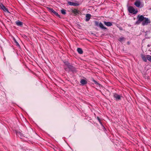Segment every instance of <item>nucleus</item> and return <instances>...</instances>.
Here are the masks:
<instances>
[{"label": "nucleus", "mask_w": 151, "mask_h": 151, "mask_svg": "<svg viewBox=\"0 0 151 151\" xmlns=\"http://www.w3.org/2000/svg\"><path fill=\"white\" fill-rule=\"evenodd\" d=\"M104 23L106 26L108 27H110L112 25V22L104 21Z\"/></svg>", "instance_id": "nucleus-9"}, {"label": "nucleus", "mask_w": 151, "mask_h": 151, "mask_svg": "<svg viewBox=\"0 0 151 151\" xmlns=\"http://www.w3.org/2000/svg\"><path fill=\"white\" fill-rule=\"evenodd\" d=\"M77 51L78 53L80 54H82L83 53V50L82 49L80 48H78L77 49Z\"/></svg>", "instance_id": "nucleus-15"}, {"label": "nucleus", "mask_w": 151, "mask_h": 151, "mask_svg": "<svg viewBox=\"0 0 151 151\" xmlns=\"http://www.w3.org/2000/svg\"><path fill=\"white\" fill-rule=\"evenodd\" d=\"M72 12L75 14L77 15L79 14V11L78 10L75 9L72 10Z\"/></svg>", "instance_id": "nucleus-13"}, {"label": "nucleus", "mask_w": 151, "mask_h": 151, "mask_svg": "<svg viewBox=\"0 0 151 151\" xmlns=\"http://www.w3.org/2000/svg\"><path fill=\"white\" fill-rule=\"evenodd\" d=\"M141 57L143 59V60L145 62H146L147 61V58L143 54L141 55Z\"/></svg>", "instance_id": "nucleus-14"}, {"label": "nucleus", "mask_w": 151, "mask_h": 151, "mask_svg": "<svg viewBox=\"0 0 151 151\" xmlns=\"http://www.w3.org/2000/svg\"><path fill=\"white\" fill-rule=\"evenodd\" d=\"M99 27L101 29H106V28L103 25V24L101 22L99 23Z\"/></svg>", "instance_id": "nucleus-12"}, {"label": "nucleus", "mask_w": 151, "mask_h": 151, "mask_svg": "<svg viewBox=\"0 0 151 151\" xmlns=\"http://www.w3.org/2000/svg\"><path fill=\"white\" fill-rule=\"evenodd\" d=\"M13 40H14V41L15 43L16 44L17 46H19V44L18 42L16 41V40L15 39V38L14 37L13 38Z\"/></svg>", "instance_id": "nucleus-17"}, {"label": "nucleus", "mask_w": 151, "mask_h": 151, "mask_svg": "<svg viewBox=\"0 0 151 151\" xmlns=\"http://www.w3.org/2000/svg\"><path fill=\"white\" fill-rule=\"evenodd\" d=\"M145 17L142 15H139L137 17V20L136 22V24H139L141 22H142L145 19Z\"/></svg>", "instance_id": "nucleus-3"}, {"label": "nucleus", "mask_w": 151, "mask_h": 151, "mask_svg": "<svg viewBox=\"0 0 151 151\" xmlns=\"http://www.w3.org/2000/svg\"><path fill=\"white\" fill-rule=\"evenodd\" d=\"M52 14H54L56 15L57 16L60 17V16L55 11H54L52 13Z\"/></svg>", "instance_id": "nucleus-19"}, {"label": "nucleus", "mask_w": 151, "mask_h": 151, "mask_svg": "<svg viewBox=\"0 0 151 151\" xmlns=\"http://www.w3.org/2000/svg\"><path fill=\"white\" fill-rule=\"evenodd\" d=\"M48 10L52 14V13L54 11V10L52 8H48Z\"/></svg>", "instance_id": "nucleus-21"}, {"label": "nucleus", "mask_w": 151, "mask_h": 151, "mask_svg": "<svg viewBox=\"0 0 151 151\" xmlns=\"http://www.w3.org/2000/svg\"><path fill=\"white\" fill-rule=\"evenodd\" d=\"M99 23L97 21H96L95 22V25L97 26H99Z\"/></svg>", "instance_id": "nucleus-24"}, {"label": "nucleus", "mask_w": 151, "mask_h": 151, "mask_svg": "<svg viewBox=\"0 0 151 151\" xmlns=\"http://www.w3.org/2000/svg\"><path fill=\"white\" fill-rule=\"evenodd\" d=\"M87 83V81H86L85 80L83 79H81L80 81V83L81 84L83 85L86 84Z\"/></svg>", "instance_id": "nucleus-11"}, {"label": "nucleus", "mask_w": 151, "mask_h": 151, "mask_svg": "<svg viewBox=\"0 0 151 151\" xmlns=\"http://www.w3.org/2000/svg\"><path fill=\"white\" fill-rule=\"evenodd\" d=\"M68 4L70 6H77L79 5V4L76 3H75L71 1H68Z\"/></svg>", "instance_id": "nucleus-8"}, {"label": "nucleus", "mask_w": 151, "mask_h": 151, "mask_svg": "<svg viewBox=\"0 0 151 151\" xmlns=\"http://www.w3.org/2000/svg\"><path fill=\"white\" fill-rule=\"evenodd\" d=\"M146 58L149 61H151V56L149 55H147L146 56Z\"/></svg>", "instance_id": "nucleus-18"}, {"label": "nucleus", "mask_w": 151, "mask_h": 151, "mask_svg": "<svg viewBox=\"0 0 151 151\" xmlns=\"http://www.w3.org/2000/svg\"><path fill=\"white\" fill-rule=\"evenodd\" d=\"M113 96L116 100H120L121 98L122 97V96H120L116 93H114V94Z\"/></svg>", "instance_id": "nucleus-7"}, {"label": "nucleus", "mask_w": 151, "mask_h": 151, "mask_svg": "<svg viewBox=\"0 0 151 151\" xmlns=\"http://www.w3.org/2000/svg\"><path fill=\"white\" fill-rule=\"evenodd\" d=\"M61 12L63 14H65L66 13V11L64 9H62L61 10Z\"/></svg>", "instance_id": "nucleus-22"}, {"label": "nucleus", "mask_w": 151, "mask_h": 151, "mask_svg": "<svg viewBox=\"0 0 151 151\" xmlns=\"http://www.w3.org/2000/svg\"><path fill=\"white\" fill-rule=\"evenodd\" d=\"M0 8L3 10L4 11L8 13H10L7 9L2 4L0 3Z\"/></svg>", "instance_id": "nucleus-6"}, {"label": "nucleus", "mask_w": 151, "mask_h": 151, "mask_svg": "<svg viewBox=\"0 0 151 151\" xmlns=\"http://www.w3.org/2000/svg\"><path fill=\"white\" fill-rule=\"evenodd\" d=\"M65 66L67 67H65V70L68 72L72 71L73 73L76 72V68L70 65V63L68 62H64Z\"/></svg>", "instance_id": "nucleus-1"}, {"label": "nucleus", "mask_w": 151, "mask_h": 151, "mask_svg": "<svg viewBox=\"0 0 151 151\" xmlns=\"http://www.w3.org/2000/svg\"><path fill=\"white\" fill-rule=\"evenodd\" d=\"M17 25L18 26H21L22 25V22L21 21H18L16 22Z\"/></svg>", "instance_id": "nucleus-16"}, {"label": "nucleus", "mask_w": 151, "mask_h": 151, "mask_svg": "<svg viewBox=\"0 0 151 151\" xmlns=\"http://www.w3.org/2000/svg\"><path fill=\"white\" fill-rule=\"evenodd\" d=\"M97 119L99 121V122L101 124V120H100V119L98 117H97Z\"/></svg>", "instance_id": "nucleus-25"}, {"label": "nucleus", "mask_w": 151, "mask_h": 151, "mask_svg": "<svg viewBox=\"0 0 151 151\" xmlns=\"http://www.w3.org/2000/svg\"><path fill=\"white\" fill-rule=\"evenodd\" d=\"M20 132H17L16 133L17 134V135L19 134H20Z\"/></svg>", "instance_id": "nucleus-26"}, {"label": "nucleus", "mask_w": 151, "mask_h": 151, "mask_svg": "<svg viewBox=\"0 0 151 151\" xmlns=\"http://www.w3.org/2000/svg\"><path fill=\"white\" fill-rule=\"evenodd\" d=\"M141 2L140 0H138L134 2V5L137 7L141 8L143 7V6L141 5Z\"/></svg>", "instance_id": "nucleus-5"}, {"label": "nucleus", "mask_w": 151, "mask_h": 151, "mask_svg": "<svg viewBox=\"0 0 151 151\" xmlns=\"http://www.w3.org/2000/svg\"><path fill=\"white\" fill-rule=\"evenodd\" d=\"M91 15L89 14H86V21H88L91 18Z\"/></svg>", "instance_id": "nucleus-10"}, {"label": "nucleus", "mask_w": 151, "mask_h": 151, "mask_svg": "<svg viewBox=\"0 0 151 151\" xmlns=\"http://www.w3.org/2000/svg\"><path fill=\"white\" fill-rule=\"evenodd\" d=\"M150 22L148 18L145 17L144 20L142 21V25L143 26L147 25Z\"/></svg>", "instance_id": "nucleus-4"}, {"label": "nucleus", "mask_w": 151, "mask_h": 151, "mask_svg": "<svg viewBox=\"0 0 151 151\" xmlns=\"http://www.w3.org/2000/svg\"><path fill=\"white\" fill-rule=\"evenodd\" d=\"M92 81L96 84L97 85L99 84L95 80H94L93 79H92Z\"/></svg>", "instance_id": "nucleus-23"}, {"label": "nucleus", "mask_w": 151, "mask_h": 151, "mask_svg": "<svg viewBox=\"0 0 151 151\" xmlns=\"http://www.w3.org/2000/svg\"><path fill=\"white\" fill-rule=\"evenodd\" d=\"M128 9L129 13L134 14H136L138 12L137 9H135L134 7L132 6L128 7Z\"/></svg>", "instance_id": "nucleus-2"}, {"label": "nucleus", "mask_w": 151, "mask_h": 151, "mask_svg": "<svg viewBox=\"0 0 151 151\" xmlns=\"http://www.w3.org/2000/svg\"><path fill=\"white\" fill-rule=\"evenodd\" d=\"M121 42H122L124 40H125V38L124 37H121L120 38H119V39H118Z\"/></svg>", "instance_id": "nucleus-20"}]
</instances>
